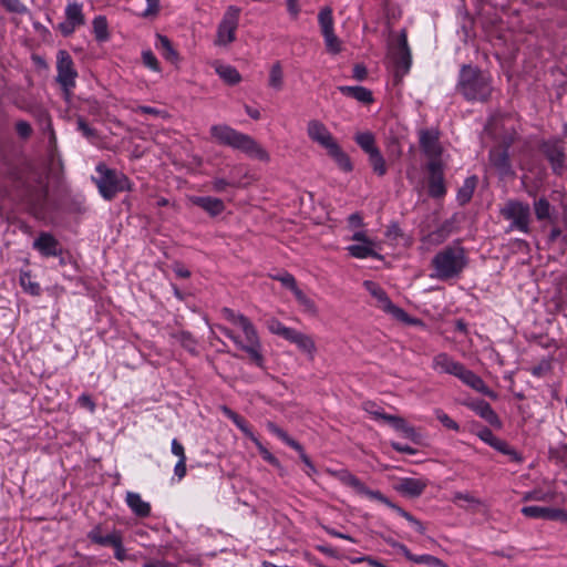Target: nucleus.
Returning a JSON list of instances; mask_svg holds the SVG:
<instances>
[{
    "mask_svg": "<svg viewBox=\"0 0 567 567\" xmlns=\"http://www.w3.org/2000/svg\"><path fill=\"white\" fill-rule=\"evenodd\" d=\"M221 316L228 322L239 328L243 332V337L224 326H217V329L238 348L245 351L257 367L262 368L264 355L261 353V342L252 322L246 316L235 312L230 308H223Z\"/></svg>",
    "mask_w": 567,
    "mask_h": 567,
    "instance_id": "nucleus-1",
    "label": "nucleus"
},
{
    "mask_svg": "<svg viewBox=\"0 0 567 567\" xmlns=\"http://www.w3.org/2000/svg\"><path fill=\"white\" fill-rule=\"evenodd\" d=\"M209 132L212 138L220 145L241 151L249 157L259 159L261 162H268L270 158L268 152L261 147L252 137L240 133L226 124L213 125Z\"/></svg>",
    "mask_w": 567,
    "mask_h": 567,
    "instance_id": "nucleus-2",
    "label": "nucleus"
},
{
    "mask_svg": "<svg viewBox=\"0 0 567 567\" xmlns=\"http://www.w3.org/2000/svg\"><path fill=\"white\" fill-rule=\"evenodd\" d=\"M439 132L427 131V195L442 198L446 194V185L443 175V150L437 143Z\"/></svg>",
    "mask_w": 567,
    "mask_h": 567,
    "instance_id": "nucleus-3",
    "label": "nucleus"
},
{
    "mask_svg": "<svg viewBox=\"0 0 567 567\" xmlns=\"http://www.w3.org/2000/svg\"><path fill=\"white\" fill-rule=\"evenodd\" d=\"M307 135L310 141L326 150L341 171L348 173L353 169L349 155L341 148L332 133L321 121L310 120L307 123Z\"/></svg>",
    "mask_w": 567,
    "mask_h": 567,
    "instance_id": "nucleus-4",
    "label": "nucleus"
},
{
    "mask_svg": "<svg viewBox=\"0 0 567 567\" xmlns=\"http://www.w3.org/2000/svg\"><path fill=\"white\" fill-rule=\"evenodd\" d=\"M457 87L468 101L484 102L492 93L489 78L472 66H463Z\"/></svg>",
    "mask_w": 567,
    "mask_h": 567,
    "instance_id": "nucleus-5",
    "label": "nucleus"
},
{
    "mask_svg": "<svg viewBox=\"0 0 567 567\" xmlns=\"http://www.w3.org/2000/svg\"><path fill=\"white\" fill-rule=\"evenodd\" d=\"M432 265L434 277L443 280L454 278L466 265L465 251L460 245L445 247L433 258Z\"/></svg>",
    "mask_w": 567,
    "mask_h": 567,
    "instance_id": "nucleus-6",
    "label": "nucleus"
},
{
    "mask_svg": "<svg viewBox=\"0 0 567 567\" xmlns=\"http://www.w3.org/2000/svg\"><path fill=\"white\" fill-rule=\"evenodd\" d=\"M337 477L339 481L344 484L346 486L352 488V491L361 496L364 497L371 502L383 504L391 509H393L398 515L406 518L408 520H411L414 523L412 516L404 512L402 508L393 504L388 497H385L381 492L373 491L364 485L357 476L351 474L349 471H340L337 473Z\"/></svg>",
    "mask_w": 567,
    "mask_h": 567,
    "instance_id": "nucleus-7",
    "label": "nucleus"
},
{
    "mask_svg": "<svg viewBox=\"0 0 567 567\" xmlns=\"http://www.w3.org/2000/svg\"><path fill=\"white\" fill-rule=\"evenodd\" d=\"M96 172L100 176L94 182L103 198L110 200L117 193L131 189V183L123 173L111 169L103 163L97 164Z\"/></svg>",
    "mask_w": 567,
    "mask_h": 567,
    "instance_id": "nucleus-8",
    "label": "nucleus"
},
{
    "mask_svg": "<svg viewBox=\"0 0 567 567\" xmlns=\"http://www.w3.org/2000/svg\"><path fill=\"white\" fill-rule=\"evenodd\" d=\"M241 9L236 6H229L225 10L221 20L216 30L214 44L216 47H228L236 41L237 29L239 25Z\"/></svg>",
    "mask_w": 567,
    "mask_h": 567,
    "instance_id": "nucleus-9",
    "label": "nucleus"
},
{
    "mask_svg": "<svg viewBox=\"0 0 567 567\" xmlns=\"http://www.w3.org/2000/svg\"><path fill=\"white\" fill-rule=\"evenodd\" d=\"M78 71L71 54L66 50L56 53V82L61 86L66 99L72 95L76 84Z\"/></svg>",
    "mask_w": 567,
    "mask_h": 567,
    "instance_id": "nucleus-10",
    "label": "nucleus"
},
{
    "mask_svg": "<svg viewBox=\"0 0 567 567\" xmlns=\"http://www.w3.org/2000/svg\"><path fill=\"white\" fill-rule=\"evenodd\" d=\"M363 286L365 290L374 298L375 307L381 309L383 312L403 323L412 324L416 322L415 320L411 319L402 308L395 306L390 300L386 292L377 282L372 280H365Z\"/></svg>",
    "mask_w": 567,
    "mask_h": 567,
    "instance_id": "nucleus-11",
    "label": "nucleus"
},
{
    "mask_svg": "<svg viewBox=\"0 0 567 567\" xmlns=\"http://www.w3.org/2000/svg\"><path fill=\"white\" fill-rule=\"evenodd\" d=\"M364 411L371 415L372 419L379 422H384L393 427L396 432L402 434L404 437L414 441L417 436L415 430L410 426L404 419L398 415L388 414L382 408L375 403L369 401L363 403Z\"/></svg>",
    "mask_w": 567,
    "mask_h": 567,
    "instance_id": "nucleus-12",
    "label": "nucleus"
},
{
    "mask_svg": "<svg viewBox=\"0 0 567 567\" xmlns=\"http://www.w3.org/2000/svg\"><path fill=\"white\" fill-rule=\"evenodd\" d=\"M504 218L512 221L511 228L527 234L529 231L530 207L519 200H508L501 209Z\"/></svg>",
    "mask_w": 567,
    "mask_h": 567,
    "instance_id": "nucleus-13",
    "label": "nucleus"
},
{
    "mask_svg": "<svg viewBox=\"0 0 567 567\" xmlns=\"http://www.w3.org/2000/svg\"><path fill=\"white\" fill-rule=\"evenodd\" d=\"M318 22L327 51L330 54L340 53L342 50V43L334 33L332 10L328 7L321 9L318 14Z\"/></svg>",
    "mask_w": 567,
    "mask_h": 567,
    "instance_id": "nucleus-14",
    "label": "nucleus"
},
{
    "mask_svg": "<svg viewBox=\"0 0 567 567\" xmlns=\"http://www.w3.org/2000/svg\"><path fill=\"white\" fill-rule=\"evenodd\" d=\"M390 59L394 66L395 78H402L409 72L411 66V54L404 33H401L396 39V42L391 45Z\"/></svg>",
    "mask_w": 567,
    "mask_h": 567,
    "instance_id": "nucleus-15",
    "label": "nucleus"
},
{
    "mask_svg": "<svg viewBox=\"0 0 567 567\" xmlns=\"http://www.w3.org/2000/svg\"><path fill=\"white\" fill-rule=\"evenodd\" d=\"M65 21L59 24V30L65 37L71 35L79 27L85 23L83 6L76 1L68 2L64 10Z\"/></svg>",
    "mask_w": 567,
    "mask_h": 567,
    "instance_id": "nucleus-16",
    "label": "nucleus"
},
{
    "mask_svg": "<svg viewBox=\"0 0 567 567\" xmlns=\"http://www.w3.org/2000/svg\"><path fill=\"white\" fill-rule=\"evenodd\" d=\"M464 384L472 388L473 390L483 393L492 399H496V393L488 389L481 377L475 374L473 371L462 365L457 377Z\"/></svg>",
    "mask_w": 567,
    "mask_h": 567,
    "instance_id": "nucleus-17",
    "label": "nucleus"
},
{
    "mask_svg": "<svg viewBox=\"0 0 567 567\" xmlns=\"http://www.w3.org/2000/svg\"><path fill=\"white\" fill-rule=\"evenodd\" d=\"M33 248L45 257H55L61 252L59 241L49 233H41L33 241Z\"/></svg>",
    "mask_w": 567,
    "mask_h": 567,
    "instance_id": "nucleus-18",
    "label": "nucleus"
},
{
    "mask_svg": "<svg viewBox=\"0 0 567 567\" xmlns=\"http://www.w3.org/2000/svg\"><path fill=\"white\" fill-rule=\"evenodd\" d=\"M491 164L495 167L501 177L514 176L506 150H493L489 153Z\"/></svg>",
    "mask_w": 567,
    "mask_h": 567,
    "instance_id": "nucleus-19",
    "label": "nucleus"
},
{
    "mask_svg": "<svg viewBox=\"0 0 567 567\" xmlns=\"http://www.w3.org/2000/svg\"><path fill=\"white\" fill-rule=\"evenodd\" d=\"M189 200L203 208L205 212H207L210 216H217L221 214L225 209V205L221 199L210 196H193L189 198Z\"/></svg>",
    "mask_w": 567,
    "mask_h": 567,
    "instance_id": "nucleus-20",
    "label": "nucleus"
},
{
    "mask_svg": "<svg viewBox=\"0 0 567 567\" xmlns=\"http://www.w3.org/2000/svg\"><path fill=\"white\" fill-rule=\"evenodd\" d=\"M478 436H480L484 442H486L487 444H489L491 446H493L494 449H496L497 451H499V452H502V453H504V454L509 455V456H511V458H512L513 461H517V462H518V461L520 460V457L518 456V454H517L514 450H512V449L509 447V445H508L506 442H504V441H502V440L497 439V437L492 433V431H491V430H488V429H484V430H482V431L478 433Z\"/></svg>",
    "mask_w": 567,
    "mask_h": 567,
    "instance_id": "nucleus-21",
    "label": "nucleus"
},
{
    "mask_svg": "<svg viewBox=\"0 0 567 567\" xmlns=\"http://www.w3.org/2000/svg\"><path fill=\"white\" fill-rule=\"evenodd\" d=\"M378 243L377 241H365L360 244H353L349 245L346 249L349 252L351 257L358 258V259H365V258H379L378 254Z\"/></svg>",
    "mask_w": 567,
    "mask_h": 567,
    "instance_id": "nucleus-22",
    "label": "nucleus"
},
{
    "mask_svg": "<svg viewBox=\"0 0 567 567\" xmlns=\"http://www.w3.org/2000/svg\"><path fill=\"white\" fill-rule=\"evenodd\" d=\"M544 154L550 162L554 171L563 167L565 162V154L563 146L557 142H547L542 146Z\"/></svg>",
    "mask_w": 567,
    "mask_h": 567,
    "instance_id": "nucleus-23",
    "label": "nucleus"
},
{
    "mask_svg": "<svg viewBox=\"0 0 567 567\" xmlns=\"http://www.w3.org/2000/svg\"><path fill=\"white\" fill-rule=\"evenodd\" d=\"M289 342L296 344L298 349L307 354L310 360L315 359L317 347L311 336L305 334L298 330H295L293 334L289 339Z\"/></svg>",
    "mask_w": 567,
    "mask_h": 567,
    "instance_id": "nucleus-24",
    "label": "nucleus"
},
{
    "mask_svg": "<svg viewBox=\"0 0 567 567\" xmlns=\"http://www.w3.org/2000/svg\"><path fill=\"white\" fill-rule=\"evenodd\" d=\"M462 365V363L454 361L445 353H441L433 359V369L440 373L457 377Z\"/></svg>",
    "mask_w": 567,
    "mask_h": 567,
    "instance_id": "nucleus-25",
    "label": "nucleus"
},
{
    "mask_svg": "<svg viewBox=\"0 0 567 567\" xmlns=\"http://www.w3.org/2000/svg\"><path fill=\"white\" fill-rule=\"evenodd\" d=\"M126 505L137 516L145 517L151 513V505L144 501L138 493L127 492L125 496Z\"/></svg>",
    "mask_w": 567,
    "mask_h": 567,
    "instance_id": "nucleus-26",
    "label": "nucleus"
},
{
    "mask_svg": "<svg viewBox=\"0 0 567 567\" xmlns=\"http://www.w3.org/2000/svg\"><path fill=\"white\" fill-rule=\"evenodd\" d=\"M471 409L478 414L481 417H483L486 422H488L491 425L499 426L501 421L497 416V414L494 412L489 403H487L484 400H477L470 404Z\"/></svg>",
    "mask_w": 567,
    "mask_h": 567,
    "instance_id": "nucleus-27",
    "label": "nucleus"
},
{
    "mask_svg": "<svg viewBox=\"0 0 567 567\" xmlns=\"http://www.w3.org/2000/svg\"><path fill=\"white\" fill-rule=\"evenodd\" d=\"M338 90L346 96L352 97L360 103L371 104L373 102L372 92L364 86L341 85Z\"/></svg>",
    "mask_w": 567,
    "mask_h": 567,
    "instance_id": "nucleus-28",
    "label": "nucleus"
},
{
    "mask_svg": "<svg viewBox=\"0 0 567 567\" xmlns=\"http://www.w3.org/2000/svg\"><path fill=\"white\" fill-rule=\"evenodd\" d=\"M524 516L536 519H555L559 516V511L544 506H525L522 508Z\"/></svg>",
    "mask_w": 567,
    "mask_h": 567,
    "instance_id": "nucleus-29",
    "label": "nucleus"
},
{
    "mask_svg": "<svg viewBox=\"0 0 567 567\" xmlns=\"http://www.w3.org/2000/svg\"><path fill=\"white\" fill-rule=\"evenodd\" d=\"M93 539L96 543L111 545L114 548L115 557L118 560L125 559L126 555L124 548L121 545L120 534H106L104 536L102 534H93Z\"/></svg>",
    "mask_w": 567,
    "mask_h": 567,
    "instance_id": "nucleus-30",
    "label": "nucleus"
},
{
    "mask_svg": "<svg viewBox=\"0 0 567 567\" xmlns=\"http://www.w3.org/2000/svg\"><path fill=\"white\" fill-rule=\"evenodd\" d=\"M155 48L167 61H169L172 63H175L178 61V54L174 50V48L167 37L157 34Z\"/></svg>",
    "mask_w": 567,
    "mask_h": 567,
    "instance_id": "nucleus-31",
    "label": "nucleus"
},
{
    "mask_svg": "<svg viewBox=\"0 0 567 567\" xmlns=\"http://www.w3.org/2000/svg\"><path fill=\"white\" fill-rule=\"evenodd\" d=\"M396 489L408 496H417L423 491V484L419 480L406 477L396 484Z\"/></svg>",
    "mask_w": 567,
    "mask_h": 567,
    "instance_id": "nucleus-32",
    "label": "nucleus"
},
{
    "mask_svg": "<svg viewBox=\"0 0 567 567\" xmlns=\"http://www.w3.org/2000/svg\"><path fill=\"white\" fill-rule=\"evenodd\" d=\"M215 71L228 84L234 85L241 81L239 72L229 64L216 63Z\"/></svg>",
    "mask_w": 567,
    "mask_h": 567,
    "instance_id": "nucleus-33",
    "label": "nucleus"
},
{
    "mask_svg": "<svg viewBox=\"0 0 567 567\" xmlns=\"http://www.w3.org/2000/svg\"><path fill=\"white\" fill-rule=\"evenodd\" d=\"M453 229V220L445 219L436 230L427 234V243L431 244H441L452 233Z\"/></svg>",
    "mask_w": 567,
    "mask_h": 567,
    "instance_id": "nucleus-34",
    "label": "nucleus"
},
{
    "mask_svg": "<svg viewBox=\"0 0 567 567\" xmlns=\"http://www.w3.org/2000/svg\"><path fill=\"white\" fill-rule=\"evenodd\" d=\"M354 141L367 155L379 150L375 145L374 134L369 131L358 132L354 135Z\"/></svg>",
    "mask_w": 567,
    "mask_h": 567,
    "instance_id": "nucleus-35",
    "label": "nucleus"
},
{
    "mask_svg": "<svg viewBox=\"0 0 567 567\" xmlns=\"http://www.w3.org/2000/svg\"><path fill=\"white\" fill-rule=\"evenodd\" d=\"M476 186V176H470L464 181L463 185L457 190V202L460 203V205H465L471 200Z\"/></svg>",
    "mask_w": 567,
    "mask_h": 567,
    "instance_id": "nucleus-36",
    "label": "nucleus"
},
{
    "mask_svg": "<svg viewBox=\"0 0 567 567\" xmlns=\"http://www.w3.org/2000/svg\"><path fill=\"white\" fill-rule=\"evenodd\" d=\"M92 27L96 41L105 42L109 40V23L104 16H96L92 21Z\"/></svg>",
    "mask_w": 567,
    "mask_h": 567,
    "instance_id": "nucleus-37",
    "label": "nucleus"
},
{
    "mask_svg": "<svg viewBox=\"0 0 567 567\" xmlns=\"http://www.w3.org/2000/svg\"><path fill=\"white\" fill-rule=\"evenodd\" d=\"M268 85L275 91H281L284 87V70L279 61L275 62L269 70Z\"/></svg>",
    "mask_w": 567,
    "mask_h": 567,
    "instance_id": "nucleus-38",
    "label": "nucleus"
},
{
    "mask_svg": "<svg viewBox=\"0 0 567 567\" xmlns=\"http://www.w3.org/2000/svg\"><path fill=\"white\" fill-rule=\"evenodd\" d=\"M370 166L373 173L380 177L384 176L388 172L386 163L381 154L380 150L374 151L373 153L368 155Z\"/></svg>",
    "mask_w": 567,
    "mask_h": 567,
    "instance_id": "nucleus-39",
    "label": "nucleus"
},
{
    "mask_svg": "<svg viewBox=\"0 0 567 567\" xmlns=\"http://www.w3.org/2000/svg\"><path fill=\"white\" fill-rule=\"evenodd\" d=\"M267 328L271 333L277 334L287 341H289V339L291 338V336L293 334V332L296 330V329L286 327L284 323H281L278 319H275V318L267 321Z\"/></svg>",
    "mask_w": 567,
    "mask_h": 567,
    "instance_id": "nucleus-40",
    "label": "nucleus"
},
{
    "mask_svg": "<svg viewBox=\"0 0 567 567\" xmlns=\"http://www.w3.org/2000/svg\"><path fill=\"white\" fill-rule=\"evenodd\" d=\"M224 414L234 422V424L247 436L252 441V437H256L255 434L251 432L249 426L247 425V422L238 415L236 412L231 411L228 408H223Z\"/></svg>",
    "mask_w": 567,
    "mask_h": 567,
    "instance_id": "nucleus-41",
    "label": "nucleus"
},
{
    "mask_svg": "<svg viewBox=\"0 0 567 567\" xmlns=\"http://www.w3.org/2000/svg\"><path fill=\"white\" fill-rule=\"evenodd\" d=\"M267 429L270 433L276 435L278 439H280L284 443H286L288 446L292 447L293 450H301V445L293 439H291L287 432H285L282 429H280L278 425H276L272 422H269L267 424Z\"/></svg>",
    "mask_w": 567,
    "mask_h": 567,
    "instance_id": "nucleus-42",
    "label": "nucleus"
},
{
    "mask_svg": "<svg viewBox=\"0 0 567 567\" xmlns=\"http://www.w3.org/2000/svg\"><path fill=\"white\" fill-rule=\"evenodd\" d=\"M551 206L545 197H540L534 202V212L538 220L550 218Z\"/></svg>",
    "mask_w": 567,
    "mask_h": 567,
    "instance_id": "nucleus-43",
    "label": "nucleus"
},
{
    "mask_svg": "<svg viewBox=\"0 0 567 567\" xmlns=\"http://www.w3.org/2000/svg\"><path fill=\"white\" fill-rule=\"evenodd\" d=\"M20 285L25 292L32 296H39L41 292L40 285L32 279L30 272H22L20 275Z\"/></svg>",
    "mask_w": 567,
    "mask_h": 567,
    "instance_id": "nucleus-44",
    "label": "nucleus"
},
{
    "mask_svg": "<svg viewBox=\"0 0 567 567\" xmlns=\"http://www.w3.org/2000/svg\"><path fill=\"white\" fill-rule=\"evenodd\" d=\"M252 442L254 444L256 445V447L258 449V452L260 453L261 457L269 464H271L272 466H276V467H279L280 466V462L279 460L274 455L271 454L264 445L262 443L258 440V437H252Z\"/></svg>",
    "mask_w": 567,
    "mask_h": 567,
    "instance_id": "nucleus-45",
    "label": "nucleus"
},
{
    "mask_svg": "<svg viewBox=\"0 0 567 567\" xmlns=\"http://www.w3.org/2000/svg\"><path fill=\"white\" fill-rule=\"evenodd\" d=\"M524 501H536V502H550L554 499V493L544 492L542 489H534L525 493Z\"/></svg>",
    "mask_w": 567,
    "mask_h": 567,
    "instance_id": "nucleus-46",
    "label": "nucleus"
},
{
    "mask_svg": "<svg viewBox=\"0 0 567 567\" xmlns=\"http://www.w3.org/2000/svg\"><path fill=\"white\" fill-rule=\"evenodd\" d=\"M454 499L460 506L466 508H474L481 504V502L470 493H457Z\"/></svg>",
    "mask_w": 567,
    "mask_h": 567,
    "instance_id": "nucleus-47",
    "label": "nucleus"
},
{
    "mask_svg": "<svg viewBox=\"0 0 567 567\" xmlns=\"http://www.w3.org/2000/svg\"><path fill=\"white\" fill-rule=\"evenodd\" d=\"M145 1H146L145 9L137 12V14L143 18L156 17L159 12V1L161 0H145Z\"/></svg>",
    "mask_w": 567,
    "mask_h": 567,
    "instance_id": "nucleus-48",
    "label": "nucleus"
},
{
    "mask_svg": "<svg viewBox=\"0 0 567 567\" xmlns=\"http://www.w3.org/2000/svg\"><path fill=\"white\" fill-rule=\"evenodd\" d=\"M0 2L9 12L23 14L28 11L20 0H0Z\"/></svg>",
    "mask_w": 567,
    "mask_h": 567,
    "instance_id": "nucleus-49",
    "label": "nucleus"
},
{
    "mask_svg": "<svg viewBox=\"0 0 567 567\" xmlns=\"http://www.w3.org/2000/svg\"><path fill=\"white\" fill-rule=\"evenodd\" d=\"M142 60H143L144 65L147 66L148 69L156 71V72L159 71V63L151 50L143 51Z\"/></svg>",
    "mask_w": 567,
    "mask_h": 567,
    "instance_id": "nucleus-50",
    "label": "nucleus"
},
{
    "mask_svg": "<svg viewBox=\"0 0 567 567\" xmlns=\"http://www.w3.org/2000/svg\"><path fill=\"white\" fill-rule=\"evenodd\" d=\"M76 125L78 131H80L85 138L93 141L96 137V131L89 126L82 117L78 118Z\"/></svg>",
    "mask_w": 567,
    "mask_h": 567,
    "instance_id": "nucleus-51",
    "label": "nucleus"
},
{
    "mask_svg": "<svg viewBox=\"0 0 567 567\" xmlns=\"http://www.w3.org/2000/svg\"><path fill=\"white\" fill-rule=\"evenodd\" d=\"M292 293L295 296V298L297 299V301L302 305L303 307H306L307 309L309 310H313L315 309V305L312 302L311 299H309L301 289H299V287H297L295 290H292Z\"/></svg>",
    "mask_w": 567,
    "mask_h": 567,
    "instance_id": "nucleus-52",
    "label": "nucleus"
},
{
    "mask_svg": "<svg viewBox=\"0 0 567 567\" xmlns=\"http://www.w3.org/2000/svg\"><path fill=\"white\" fill-rule=\"evenodd\" d=\"M437 420L447 429L457 431L458 425L446 413L441 410L435 411Z\"/></svg>",
    "mask_w": 567,
    "mask_h": 567,
    "instance_id": "nucleus-53",
    "label": "nucleus"
},
{
    "mask_svg": "<svg viewBox=\"0 0 567 567\" xmlns=\"http://www.w3.org/2000/svg\"><path fill=\"white\" fill-rule=\"evenodd\" d=\"M16 131L18 135L22 138H28L32 133L31 125L27 121L17 122Z\"/></svg>",
    "mask_w": 567,
    "mask_h": 567,
    "instance_id": "nucleus-54",
    "label": "nucleus"
},
{
    "mask_svg": "<svg viewBox=\"0 0 567 567\" xmlns=\"http://www.w3.org/2000/svg\"><path fill=\"white\" fill-rule=\"evenodd\" d=\"M276 279L291 291L298 287L295 277L288 272L277 276Z\"/></svg>",
    "mask_w": 567,
    "mask_h": 567,
    "instance_id": "nucleus-55",
    "label": "nucleus"
},
{
    "mask_svg": "<svg viewBox=\"0 0 567 567\" xmlns=\"http://www.w3.org/2000/svg\"><path fill=\"white\" fill-rule=\"evenodd\" d=\"M171 450H172V453L178 457V460H183V461L187 460L184 446L176 439H173Z\"/></svg>",
    "mask_w": 567,
    "mask_h": 567,
    "instance_id": "nucleus-56",
    "label": "nucleus"
},
{
    "mask_svg": "<svg viewBox=\"0 0 567 567\" xmlns=\"http://www.w3.org/2000/svg\"><path fill=\"white\" fill-rule=\"evenodd\" d=\"M174 475L178 478V481L183 480L186 475V461L178 460V462L174 466Z\"/></svg>",
    "mask_w": 567,
    "mask_h": 567,
    "instance_id": "nucleus-57",
    "label": "nucleus"
},
{
    "mask_svg": "<svg viewBox=\"0 0 567 567\" xmlns=\"http://www.w3.org/2000/svg\"><path fill=\"white\" fill-rule=\"evenodd\" d=\"M289 14L296 19L300 12L299 0H286Z\"/></svg>",
    "mask_w": 567,
    "mask_h": 567,
    "instance_id": "nucleus-58",
    "label": "nucleus"
},
{
    "mask_svg": "<svg viewBox=\"0 0 567 567\" xmlns=\"http://www.w3.org/2000/svg\"><path fill=\"white\" fill-rule=\"evenodd\" d=\"M296 451L299 453L301 461L305 463V465L308 468L307 474L311 475V473H315L316 468H315L312 462L310 461V458L308 457V455L305 453L303 447L301 446V450H296Z\"/></svg>",
    "mask_w": 567,
    "mask_h": 567,
    "instance_id": "nucleus-59",
    "label": "nucleus"
},
{
    "mask_svg": "<svg viewBox=\"0 0 567 567\" xmlns=\"http://www.w3.org/2000/svg\"><path fill=\"white\" fill-rule=\"evenodd\" d=\"M367 69L362 64H355L353 66V78L358 81H363L367 78Z\"/></svg>",
    "mask_w": 567,
    "mask_h": 567,
    "instance_id": "nucleus-60",
    "label": "nucleus"
},
{
    "mask_svg": "<svg viewBox=\"0 0 567 567\" xmlns=\"http://www.w3.org/2000/svg\"><path fill=\"white\" fill-rule=\"evenodd\" d=\"M351 240L357 241V244L365 241H375L374 239L370 238L363 230L354 231L353 235L351 236Z\"/></svg>",
    "mask_w": 567,
    "mask_h": 567,
    "instance_id": "nucleus-61",
    "label": "nucleus"
},
{
    "mask_svg": "<svg viewBox=\"0 0 567 567\" xmlns=\"http://www.w3.org/2000/svg\"><path fill=\"white\" fill-rule=\"evenodd\" d=\"M234 185L233 183L224 178H215L213 181V189L215 192H223L227 186Z\"/></svg>",
    "mask_w": 567,
    "mask_h": 567,
    "instance_id": "nucleus-62",
    "label": "nucleus"
},
{
    "mask_svg": "<svg viewBox=\"0 0 567 567\" xmlns=\"http://www.w3.org/2000/svg\"><path fill=\"white\" fill-rule=\"evenodd\" d=\"M136 112H141V113H145V114H151V115H154V116H161V115H164L165 112L164 111H161L158 109H155V107H151V106H138L136 109Z\"/></svg>",
    "mask_w": 567,
    "mask_h": 567,
    "instance_id": "nucleus-63",
    "label": "nucleus"
},
{
    "mask_svg": "<svg viewBox=\"0 0 567 567\" xmlns=\"http://www.w3.org/2000/svg\"><path fill=\"white\" fill-rule=\"evenodd\" d=\"M143 567H177L176 565L165 561V560H151L146 563Z\"/></svg>",
    "mask_w": 567,
    "mask_h": 567,
    "instance_id": "nucleus-64",
    "label": "nucleus"
}]
</instances>
